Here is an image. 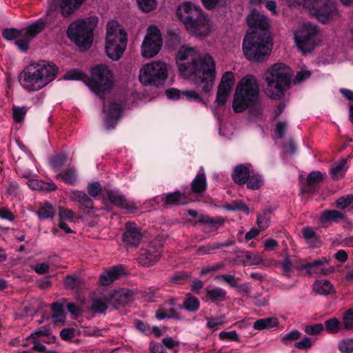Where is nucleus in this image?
Masks as SVG:
<instances>
[{"label":"nucleus","mask_w":353,"mask_h":353,"mask_svg":"<svg viewBox=\"0 0 353 353\" xmlns=\"http://www.w3.org/2000/svg\"><path fill=\"white\" fill-rule=\"evenodd\" d=\"M215 68V61L208 54L194 58L190 63L179 65L180 72L192 77L194 85L204 93H209L212 89L216 76Z\"/></svg>","instance_id":"nucleus-1"},{"label":"nucleus","mask_w":353,"mask_h":353,"mask_svg":"<svg viewBox=\"0 0 353 353\" xmlns=\"http://www.w3.org/2000/svg\"><path fill=\"white\" fill-rule=\"evenodd\" d=\"M55 64L42 60L27 65L18 77L21 85L28 92L39 91L55 79L58 73Z\"/></svg>","instance_id":"nucleus-2"},{"label":"nucleus","mask_w":353,"mask_h":353,"mask_svg":"<svg viewBox=\"0 0 353 353\" xmlns=\"http://www.w3.org/2000/svg\"><path fill=\"white\" fill-rule=\"evenodd\" d=\"M176 16L192 35L205 37L211 32L208 16L200 7L191 2L185 1L180 4L176 9Z\"/></svg>","instance_id":"nucleus-3"},{"label":"nucleus","mask_w":353,"mask_h":353,"mask_svg":"<svg viewBox=\"0 0 353 353\" xmlns=\"http://www.w3.org/2000/svg\"><path fill=\"white\" fill-rule=\"evenodd\" d=\"M267 83V94L273 99H280L291 85L290 68L285 64L278 63L270 67L263 75Z\"/></svg>","instance_id":"nucleus-4"},{"label":"nucleus","mask_w":353,"mask_h":353,"mask_svg":"<svg viewBox=\"0 0 353 353\" xmlns=\"http://www.w3.org/2000/svg\"><path fill=\"white\" fill-rule=\"evenodd\" d=\"M259 101V85L252 74L244 77L238 83L234 94L232 108L239 113L255 107Z\"/></svg>","instance_id":"nucleus-5"},{"label":"nucleus","mask_w":353,"mask_h":353,"mask_svg":"<svg viewBox=\"0 0 353 353\" xmlns=\"http://www.w3.org/2000/svg\"><path fill=\"white\" fill-rule=\"evenodd\" d=\"M242 49L245 58L252 62L261 63L270 57L272 43L266 33L252 31L247 33L243 40Z\"/></svg>","instance_id":"nucleus-6"},{"label":"nucleus","mask_w":353,"mask_h":353,"mask_svg":"<svg viewBox=\"0 0 353 353\" xmlns=\"http://www.w3.org/2000/svg\"><path fill=\"white\" fill-rule=\"evenodd\" d=\"M114 76L110 68L105 64H97L91 69L90 77L84 80L89 88L97 95L111 90L114 85Z\"/></svg>","instance_id":"nucleus-7"},{"label":"nucleus","mask_w":353,"mask_h":353,"mask_svg":"<svg viewBox=\"0 0 353 353\" xmlns=\"http://www.w3.org/2000/svg\"><path fill=\"white\" fill-rule=\"evenodd\" d=\"M127 42V34L124 29L114 24H108L105 48L110 59L119 60L126 49Z\"/></svg>","instance_id":"nucleus-8"},{"label":"nucleus","mask_w":353,"mask_h":353,"mask_svg":"<svg viewBox=\"0 0 353 353\" xmlns=\"http://www.w3.org/2000/svg\"><path fill=\"white\" fill-rule=\"evenodd\" d=\"M66 34L77 46L87 50L93 42V32L84 19L72 22L68 27Z\"/></svg>","instance_id":"nucleus-9"},{"label":"nucleus","mask_w":353,"mask_h":353,"mask_svg":"<svg viewBox=\"0 0 353 353\" xmlns=\"http://www.w3.org/2000/svg\"><path fill=\"white\" fill-rule=\"evenodd\" d=\"M167 77V65L161 61L146 64L140 70L139 76V81L143 85L156 87L163 85Z\"/></svg>","instance_id":"nucleus-10"},{"label":"nucleus","mask_w":353,"mask_h":353,"mask_svg":"<svg viewBox=\"0 0 353 353\" xmlns=\"http://www.w3.org/2000/svg\"><path fill=\"white\" fill-rule=\"evenodd\" d=\"M328 262L327 258H322L321 259H316L312 262H306L299 264H294L289 256H287L281 262V266L283 271V274L285 277L290 278L293 268L305 270L308 275L313 274H327L329 269H325L324 265Z\"/></svg>","instance_id":"nucleus-11"},{"label":"nucleus","mask_w":353,"mask_h":353,"mask_svg":"<svg viewBox=\"0 0 353 353\" xmlns=\"http://www.w3.org/2000/svg\"><path fill=\"white\" fill-rule=\"evenodd\" d=\"M317 26L311 23H305L294 32V41L298 49L304 54L311 52L316 46L315 37Z\"/></svg>","instance_id":"nucleus-12"},{"label":"nucleus","mask_w":353,"mask_h":353,"mask_svg":"<svg viewBox=\"0 0 353 353\" xmlns=\"http://www.w3.org/2000/svg\"><path fill=\"white\" fill-rule=\"evenodd\" d=\"M162 45L163 39L159 29L154 25L150 26L141 44L142 56L147 59L154 57L160 52Z\"/></svg>","instance_id":"nucleus-13"},{"label":"nucleus","mask_w":353,"mask_h":353,"mask_svg":"<svg viewBox=\"0 0 353 353\" xmlns=\"http://www.w3.org/2000/svg\"><path fill=\"white\" fill-rule=\"evenodd\" d=\"M163 247V239L158 236L150 242L147 248H141L139 256L140 265L144 267L154 265L161 259Z\"/></svg>","instance_id":"nucleus-14"},{"label":"nucleus","mask_w":353,"mask_h":353,"mask_svg":"<svg viewBox=\"0 0 353 353\" xmlns=\"http://www.w3.org/2000/svg\"><path fill=\"white\" fill-rule=\"evenodd\" d=\"M234 81V74L232 72H225L223 74L216 92V103L218 106L225 105Z\"/></svg>","instance_id":"nucleus-15"},{"label":"nucleus","mask_w":353,"mask_h":353,"mask_svg":"<svg viewBox=\"0 0 353 353\" xmlns=\"http://www.w3.org/2000/svg\"><path fill=\"white\" fill-rule=\"evenodd\" d=\"M159 198L163 203L164 208L172 205H185L190 202V199L185 190L183 192L176 190L172 192L165 193L160 195Z\"/></svg>","instance_id":"nucleus-16"},{"label":"nucleus","mask_w":353,"mask_h":353,"mask_svg":"<svg viewBox=\"0 0 353 353\" xmlns=\"http://www.w3.org/2000/svg\"><path fill=\"white\" fill-rule=\"evenodd\" d=\"M104 195L112 205L127 210H134L137 206L134 203H130L125 195L121 194L118 190H104Z\"/></svg>","instance_id":"nucleus-17"},{"label":"nucleus","mask_w":353,"mask_h":353,"mask_svg":"<svg viewBox=\"0 0 353 353\" xmlns=\"http://www.w3.org/2000/svg\"><path fill=\"white\" fill-rule=\"evenodd\" d=\"M123 108L121 103L110 101L106 112L105 123L108 130L114 129L121 118Z\"/></svg>","instance_id":"nucleus-18"},{"label":"nucleus","mask_w":353,"mask_h":353,"mask_svg":"<svg viewBox=\"0 0 353 353\" xmlns=\"http://www.w3.org/2000/svg\"><path fill=\"white\" fill-rule=\"evenodd\" d=\"M142 239V234L135 223L128 222L123 234V241L128 247H137Z\"/></svg>","instance_id":"nucleus-19"},{"label":"nucleus","mask_w":353,"mask_h":353,"mask_svg":"<svg viewBox=\"0 0 353 353\" xmlns=\"http://www.w3.org/2000/svg\"><path fill=\"white\" fill-rule=\"evenodd\" d=\"M343 330L353 331V307L344 312L343 322L336 317H332V333H337Z\"/></svg>","instance_id":"nucleus-20"},{"label":"nucleus","mask_w":353,"mask_h":353,"mask_svg":"<svg viewBox=\"0 0 353 353\" xmlns=\"http://www.w3.org/2000/svg\"><path fill=\"white\" fill-rule=\"evenodd\" d=\"M246 21L250 28L266 30L269 27L268 18L260 14L256 10H251L246 18Z\"/></svg>","instance_id":"nucleus-21"},{"label":"nucleus","mask_w":353,"mask_h":353,"mask_svg":"<svg viewBox=\"0 0 353 353\" xmlns=\"http://www.w3.org/2000/svg\"><path fill=\"white\" fill-rule=\"evenodd\" d=\"M352 159L351 154L346 157H341L332 163V181H339L343 179L349 169L348 162Z\"/></svg>","instance_id":"nucleus-22"},{"label":"nucleus","mask_w":353,"mask_h":353,"mask_svg":"<svg viewBox=\"0 0 353 353\" xmlns=\"http://www.w3.org/2000/svg\"><path fill=\"white\" fill-rule=\"evenodd\" d=\"M124 274L125 269L122 265L113 266L109 270L101 274V283L102 285H109L114 281L119 279Z\"/></svg>","instance_id":"nucleus-23"},{"label":"nucleus","mask_w":353,"mask_h":353,"mask_svg":"<svg viewBox=\"0 0 353 353\" xmlns=\"http://www.w3.org/2000/svg\"><path fill=\"white\" fill-rule=\"evenodd\" d=\"M129 300V292L127 290L121 289L109 294L108 303L117 309L121 306H125Z\"/></svg>","instance_id":"nucleus-24"},{"label":"nucleus","mask_w":353,"mask_h":353,"mask_svg":"<svg viewBox=\"0 0 353 353\" xmlns=\"http://www.w3.org/2000/svg\"><path fill=\"white\" fill-rule=\"evenodd\" d=\"M205 292V294L202 298V300L205 302L210 301L218 305L219 302H223L226 300L227 292L224 289L220 287L206 288Z\"/></svg>","instance_id":"nucleus-25"},{"label":"nucleus","mask_w":353,"mask_h":353,"mask_svg":"<svg viewBox=\"0 0 353 353\" xmlns=\"http://www.w3.org/2000/svg\"><path fill=\"white\" fill-rule=\"evenodd\" d=\"M70 198L79 204L81 210H92L94 208V202L92 199L85 192L79 190H73L71 192Z\"/></svg>","instance_id":"nucleus-26"},{"label":"nucleus","mask_w":353,"mask_h":353,"mask_svg":"<svg viewBox=\"0 0 353 353\" xmlns=\"http://www.w3.org/2000/svg\"><path fill=\"white\" fill-rule=\"evenodd\" d=\"M207 189L206 176L203 167H201L199 172L191 183V191L193 194H201Z\"/></svg>","instance_id":"nucleus-27"},{"label":"nucleus","mask_w":353,"mask_h":353,"mask_svg":"<svg viewBox=\"0 0 353 353\" xmlns=\"http://www.w3.org/2000/svg\"><path fill=\"white\" fill-rule=\"evenodd\" d=\"M250 164H240L236 165L232 174V179L239 185H244L250 176Z\"/></svg>","instance_id":"nucleus-28"},{"label":"nucleus","mask_w":353,"mask_h":353,"mask_svg":"<svg viewBox=\"0 0 353 353\" xmlns=\"http://www.w3.org/2000/svg\"><path fill=\"white\" fill-rule=\"evenodd\" d=\"M323 179V174L319 171L311 172L307 176L306 183L302 188L303 192L305 193H314L316 186Z\"/></svg>","instance_id":"nucleus-29"},{"label":"nucleus","mask_w":353,"mask_h":353,"mask_svg":"<svg viewBox=\"0 0 353 353\" xmlns=\"http://www.w3.org/2000/svg\"><path fill=\"white\" fill-rule=\"evenodd\" d=\"M86 0H62L60 10L62 16L68 17L77 10Z\"/></svg>","instance_id":"nucleus-30"},{"label":"nucleus","mask_w":353,"mask_h":353,"mask_svg":"<svg viewBox=\"0 0 353 353\" xmlns=\"http://www.w3.org/2000/svg\"><path fill=\"white\" fill-rule=\"evenodd\" d=\"M27 185L31 190H39L44 192H50L57 189V185L54 183H48L41 180L33 179H28Z\"/></svg>","instance_id":"nucleus-31"},{"label":"nucleus","mask_w":353,"mask_h":353,"mask_svg":"<svg viewBox=\"0 0 353 353\" xmlns=\"http://www.w3.org/2000/svg\"><path fill=\"white\" fill-rule=\"evenodd\" d=\"M197 223L208 224L212 230H216L224 223V219L219 216H210L207 214H201L198 216Z\"/></svg>","instance_id":"nucleus-32"},{"label":"nucleus","mask_w":353,"mask_h":353,"mask_svg":"<svg viewBox=\"0 0 353 353\" xmlns=\"http://www.w3.org/2000/svg\"><path fill=\"white\" fill-rule=\"evenodd\" d=\"M64 285L68 289L79 291L83 288L84 281L79 276L68 274L65 277Z\"/></svg>","instance_id":"nucleus-33"},{"label":"nucleus","mask_w":353,"mask_h":353,"mask_svg":"<svg viewBox=\"0 0 353 353\" xmlns=\"http://www.w3.org/2000/svg\"><path fill=\"white\" fill-rule=\"evenodd\" d=\"M50 308L53 312L52 318L54 319V322L61 323L62 325H64L65 316L63 313V305L59 301H55L51 303Z\"/></svg>","instance_id":"nucleus-34"},{"label":"nucleus","mask_w":353,"mask_h":353,"mask_svg":"<svg viewBox=\"0 0 353 353\" xmlns=\"http://www.w3.org/2000/svg\"><path fill=\"white\" fill-rule=\"evenodd\" d=\"M264 184L263 176L257 173L250 172V176L248 178V181L245 183L247 188L252 190H256L260 189Z\"/></svg>","instance_id":"nucleus-35"},{"label":"nucleus","mask_w":353,"mask_h":353,"mask_svg":"<svg viewBox=\"0 0 353 353\" xmlns=\"http://www.w3.org/2000/svg\"><path fill=\"white\" fill-rule=\"evenodd\" d=\"M183 306L189 312H196L199 309L200 301L197 297L188 293L183 300Z\"/></svg>","instance_id":"nucleus-36"},{"label":"nucleus","mask_w":353,"mask_h":353,"mask_svg":"<svg viewBox=\"0 0 353 353\" xmlns=\"http://www.w3.org/2000/svg\"><path fill=\"white\" fill-rule=\"evenodd\" d=\"M57 178H61L67 184L74 185L77 181V171L74 168H67L63 172L58 174Z\"/></svg>","instance_id":"nucleus-37"},{"label":"nucleus","mask_w":353,"mask_h":353,"mask_svg":"<svg viewBox=\"0 0 353 353\" xmlns=\"http://www.w3.org/2000/svg\"><path fill=\"white\" fill-rule=\"evenodd\" d=\"M46 23L40 19L26 28V34L30 37H34L41 32L46 28Z\"/></svg>","instance_id":"nucleus-38"},{"label":"nucleus","mask_w":353,"mask_h":353,"mask_svg":"<svg viewBox=\"0 0 353 353\" xmlns=\"http://www.w3.org/2000/svg\"><path fill=\"white\" fill-rule=\"evenodd\" d=\"M36 214L40 219H52L55 215V210L51 203L45 202L39 208Z\"/></svg>","instance_id":"nucleus-39"},{"label":"nucleus","mask_w":353,"mask_h":353,"mask_svg":"<svg viewBox=\"0 0 353 353\" xmlns=\"http://www.w3.org/2000/svg\"><path fill=\"white\" fill-rule=\"evenodd\" d=\"M191 278V273L187 271H178L170 278L172 285L185 284Z\"/></svg>","instance_id":"nucleus-40"},{"label":"nucleus","mask_w":353,"mask_h":353,"mask_svg":"<svg viewBox=\"0 0 353 353\" xmlns=\"http://www.w3.org/2000/svg\"><path fill=\"white\" fill-rule=\"evenodd\" d=\"M313 290L321 295L329 294L331 292V284L327 280L316 281L313 284Z\"/></svg>","instance_id":"nucleus-41"},{"label":"nucleus","mask_w":353,"mask_h":353,"mask_svg":"<svg viewBox=\"0 0 353 353\" xmlns=\"http://www.w3.org/2000/svg\"><path fill=\"white\" fill-rule=\"evenodd\" d=\"M22 36L21 30L14 28H6L2 31V37L7 41H12L18 39V38Z\"/></svg>","instance_id":"nucleus-42"},{"label":"nucleus","mask_w":353,"mask_h":353,"mask_svg":"<svg viewBox=\"0 0 353 353\" xmlns=\"http://www.w3.org/2000/svg\"><path fill=\"white\" fill-rule=\"evenodd\" d=\"M156 318L159 320L165 319H179V313L174 307L168 310L160 309L156 312Z\"/></svg>","instance_id":"nucleus-43"},{"label":"nucleus","mask_w":353,"mask_h":353,"mask_svg":"<svg viewBox=\"0 0 353 353\" xmlns=\"http://www.w3.org/2000/svg\"><path fill=\"white\" fill-rule=\"evenodd\" d=\"M225 209L229 211H241L246 214L250 212L249 208L241 201H235L232 203H227L224 206Z\"/></svg>","instance_id":"nucleus-44"},{"label":"nucleus","mask_w":353,"mask_h":353,"mask_svg":"<svg viewBox=\"0 0 353 353\" xmlns=\"http://www.w3.org/2000/svg\"><path fill=\"white\" fill-rule=\"evenodd\" d=\"M67 156L64 152L55 154L50 159V165L53 169L61 168L65 163Z\"/></svg>","instance_id":"nucleus-45"},{"label":"nucleus","mask_w":353,"mask_h":353,"mask_svg":"<svg viewBox=\"0 0 353 353\" xmlns=\"http://www.w3.org/2000/svg\"><path fill=\"white\" fill-rule=\"evenodd\" d=\"M331 224V210L327 209L325 210L319 218V229L321 233H323V230H326Z\"/></svg>","instance_id":"nucleus-46"},{"label":"nucleus","mask_w":353,"mask_h":353,"mask_svg":"<svg viewBox=\"0 0 353 353\" xmlns=\"http://www.w3.org/2000/svg\"><path fill=\"white\" fill-rule=\"evenodd\" d=\"M302 235L303 238L310 243L316 245L319 238L312 228L307 226L302 229Z\"/></svg>","instance_id":"nucleus-47"},{"label":"nucleus","mask_w":353,"mask_h":353,"mask_svg":"<svg viewBox=\"0 0 353 353\" xmlns=\"http://www.w3.org/2000/svg\"><path fill=\"white\" fill-rule=\"evenodd\" d=\"M88 77L83 72H82L79 69H72L70 71H68L64 76L63 77V79L64 80H85Z\"/></svg>","instance_id":"nucleus-48"},{"label":"nucleus","mask_w":353,"mask_h":353,"mask_svg":"<svg viewBox=\"0 0 353 353\" xmlns=\"http://www.w3.org/2000/svg\"><path fill=\"white\" fill-rule=\"evenodd\" d=\"M353 203V194H349L342 196L335 201L336 207L341 210H344L349 207Z\"/></svg>","instance_id":"nucleus-49"},{"label":"nucleus","mask_w":353,"mask_h":353,"mask_svg":"<svg viewBox=\"0 0 353 353\" xmlns=\"http://www.w3.org/2000/svg\"><path fill=\"white\" fill-rule=\"evenodd\" d=\"M108 309V304L106 302L101 301L100 299H95L92 301L90 310L91 311L102 314L104 313Z\"/></svg>","instance_id":"nucleus-50"},{"label":"nucleus","mask_w":353,"mask_h":353,"mask_svg":"<svg viewBox=\"0 0 353 353\" xmlns=\"http://www.w3.org/2000/svg\"><path fill=\"white\" fill-rule=\"evenodd\" d=\"M216 279L221 281L225 282L232 288H237L238 281L239 280V279L236 278L234 275L228 274L218 275L216 276Z\"/></svg>","instance_id":"nucleus-51"},{"label":"nucleus","mask_w":353,"mask_h":353,"mask_svg":"<svg viewBox=\"0 0 353 353\" xmlns=\"http://www.w3.org/2000/svg\"><path fill=\"white\" fill-rule=\"evenodd\" d=\"M332 222L344 224L351 223L345 212L336 210H332Z\"/></svg>","instance_id":"nucleus-52"},{"label":"nucleus","mask_w":353,"mask_h":353,"mask_svg":"<svg viewBox=\"0 0 353 353\" xmlns=\"http://www.w3.org/2000/svg\"><path fill=\"white\" fill-rule=\"evenodd\" d=\"M301 336V333L297 330H294L282 336L281 342L288 345L291 341L299 339Z\"/></svg>","instance_id":"nucleus-53"},{"label":"nucleus","mask_w":353,"mask_h":353,"mask_svg":"<svg viewBox=\"0 0 353 353\" xmlns=\"http://www.w3.org/2000/svg\"><path fill=\"white\" fill-rule=\"evenodd\" d=\"M139 7L144 12H149L156 8V0H137Z\"/></svg>","instance_id":"nucleus-54"},{"label":"nucleus","mask_w":353,"mask_h":353,"mask_svg":"<svg viewBox=\"0 0 353 353\" xmlns=\"http://www.w3.org/2000/svg\"><path fill=\"white\" fill-rule=\"evenodd\" d=\"M338 347L341 352H353V339H346L339 341Z\"/></svg>","instance_id":"nucleus-55"},{"label":"nucleus","mask_w":353,"mask_h":353,"mask_svg":"<svg viewBox=\"0 0 353 353\" xmlns=\"http://www.w3.org/2000/svg\"><path fill=\"white\" fill-rule=\"evenodd\" d=\"M26 112L27 108L26 107L14 106L12 108L13 119L16 122H21L24 119Z\"/></svg>","instance_id":"nucleus-56"},{"label":"nucleus","mask_w":353,"mask_h":353,"mask_svg":"<svg viewBox=\"0 0 353 353\" xmlns=\"http://www.w3.org/2000/svg\"><path fill=\"white\" fill-rule=\"evenodd\" d=\"M87 190L89 196L93 197L99 196L103 192L101 184L97 181L89 183L87 187Z\"/></svg>","instance_id":"nucleus-57"},{"label":"nucleus","mask_w":353,"mask_h":353,"mask_svg":"<svg viewBox=\"0 0 353 353\" xmlns=\"http://www.w3.org/2000/svg\"><path fill=\"white\" fill-rule=\"evenodd\" d=\"M30 39L29 38H22L17 39L14 41L15 46L21 52H26L30 48Z\"/></svg>","instance_id":"nucleus-58"},{"label":"nucleus","mask_w":353,"mask_h":353,"mask_svg":"<svg viewBox=\"0 0 353 353\" xmlns=\"http://www.w3.org/2000/svg\"><path fill=\"white\" fill-rule=\"evenodd\" d=\"M219 337L221 340H230L232 341H239V337L236 331L225 332L222 331L219 333Z\"/></svg>","instance_id":"nucleus-59"},{"label":"nucleus","mask_w":353,"mask_h":353,"mask_svg":"<svg viewBox=\"0 0 353 353\" xmlns=\"http://www.w3.org/2000/svg\"><path fill=\"white\" fill-rule=\"evenodd\" d=\"M323 330V326L321 323H316L314 325H306L304 331L309 335H316Z\"/></svg>","instance_id":"nucleus-60"},{"label":"nucleus","mask_w":353,"mask_h":353,"mask_svg":"<svg viewBox=\"0 0 353 353\" xmlns=\"http://www.w3.org/2000/svg\"><path fill=\"white\" fill-rule=\"evenodd\" d=\"M312 341L308 336H304L301 341L295 343L294 347L299 350H307L312 346Z\"/></svg>","instance_id":"nucleus-61"},{"label":"nucleus","mask_w":353,"mask_h":353,"mask_svg":"<svg viewBox=\"0 0 353 353\" xmlns=\"http://www.w3.org/2000/svg\"><path fill=\"white\" fill-rule=\"evenodd\" d=\"M194 51V50L192 48H181L176 54V59L178 61H185L188 59Z\"/></svg>","instance_id":"nucleus-62"},{"label":"nucleus","mask_w":353,"mask_h":353,"mask_svg":"<svg viewBox=\"0 0 353 353\" xmlns=\"http://www.w3.org/2000/svg\"><path fill=\"white\" fill-rule=\"evenodd\" d=\"M182 96L185 97L190 101H194L197 102L203 101L202 97L194 90H185L182 92Z\"/></svg>","instance_id":"nucleus-63"},{"label":"nucleus","mask_w":353,"mask_h":353,"mask_svg":"<svg viewBox=\"0 0 353 353\" xmlns=\"http://www.w3.org/2000/svg\"><path fill=\"white\" fill-rule=\"evenodd\" d=\"M270 223V216H265V215L262 214H259L257 215L256 219V223L259 226V228L261 230L266 229Z\"/></svg>","instance_id":"nucleus-64"}]
</instances>
